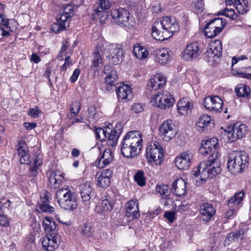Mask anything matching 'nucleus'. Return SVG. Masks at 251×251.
<instances>
[{
  "label": "nucleus",
  "instance_id": "obj_39",
  "mask_svg": "<svg viewBox=\"0 0 251 251\" xmlns=\"http://www.w3.org/2000/svg\"><path fill=\"white\" fill-rule=\"evenodd\" d=\"M133 53L139 59H145L149 54L147 48L139 44H136L134 46Z\"/></svg>",
  "mask_w": 251,
  "mask_h": 251
},
{
  "label": "nucleus",
  "instance_id": "obj_62",
  "mask_svg": "<svg viewBox=\"0 0 251 251\" xmlns=\"http://www.w3.org/2000/svg\"><path fill=\"white\" fill-rule=\"evenodd\" d=\"M80 74V70L79 69H75L70 78V80L72 83H74L76 81L78 77Z\"/></svg>",
  "mask_w": 251,
  "mask_h": 251
},
{
  "label": "nucleus",
  "instance_id": "obj_50",
  "mask_svg": "<svg viewBox=\"0 0 251 251\" xmlns=\"http://www.w3.org/2000/svg\"><path fill=\"white\" fill-rule=\"evenodd\" d=\"M219 14L224 15L228 17L232 20H235L238 17L237 14L233 9H229L228 8H226L225 9L220 11L219 12Z\"/></svg>",
  "mask_w": 251,
  "mask_h": 251
},
{
  "label": "nucleus",
  "instance_id": "obj_26",
  "mask_svg": "<svg viewBox=\"0 0 251 251\" xmlns=\"http://www.w3.org/2000/svg\"><path fill=\"white\" fill-rule=\"evenodd\" d=\"M91 182L90 181H86L81 184L79 186V190L81 197L83 202H86V204L90 203V200L92 197V188Z\"/></svg>",
  "mask_w": 251,
  "mask_h": 251
},
{
  "label": "nucleus",
  "instance_id": "obj_58",
  "mask_svg": "<svg viewBox=\"0 0 251 251\" xmlns=\"http://www.w3.org/2000/svg\"><path fill=\"white\" fill-rule=\"evenodd\" d=\"M132 111L136 113H139L142 112L144 110L143 107L140 103H134L131 107Z\"/></svg>",
  "mask_w": 251,
  "mask_h": 251
},
{
  "label": "nucleus",
  "instance_id": "obj_60",
  "mask_svg": "<svg viewBox=\"0 0 251 251\" xmlns=\"http://www.w3.org/2000/svg\"><path fill=\"white\" fill-rule=\"evenodd\" d=\"M228 208H229V209L226 212L225 214V217L226 218H233L238 209L234 208L233 207Z\"/></svg>",
  "mask_w": 251,
  "mask_h": 251
},
{
  "label": "nucleus",
  "instance_id": "obj_57",
  "mask_svg": "<svg viewBox=\"0 0 251 251\" xmlns=\"http://www.w3.org/2000/svg\"><path fill=\"white\" fill-rule=\"evenodd\" d=\"M204 1L203 0H198L195 3V10L197 13H201L204 9Z\"/></svg>",
  "mask_w": 251,
  "mask_h": 251
},
{
  "label": "nucleus",
  "instance_id": "obj_43",
  "mask_svg": "<svg viewBox=\"0 0 251 251\" xmlns=\"http://www.w3.org/2000/svg\"><path fill=\"white\" fill-rule=\"evenodd\" d=\"M235 92L238 97H248L250 94V88L247 85L240 84L235 88Z\"/></svg>",
  "mask_w": 251,
  "mask_h": 251
},
{
  "label": "nucleus",
  "instance_id": "obj_55",
  "mask_svg": "<svg viewBox=\"0 0 251 251\" xmlns=\"http://www.w3.org/2000/svg\"><path fill=\"white\" fill-rule=\"evenodd\" d=\"M9 225V219L4 214V213L0 212V225L4 227H8Z\"/></svg>",
  "mask_w": 251,
  "mask_h": 251
},
{
  "label": "nucleus",
  "instance_id": "obj_6",
  "mask_svg": "<svg viewBox=\"0 0 251 251\" xmlns=\"http://www.w3.org/2000/svg\"><path fill=\"white\" fill-rule=\"evenodd\" d=\"M74 15V8L73 6L68 4L63 7V12L60 17L57 19L56 22L54 23L51 27V30L55 33H58L60 31L65 30L69 26L72 17Z\"/></svg>",
  "mask_w": 251,
  "mask_h": 251
},
{
  "label": "nucleus",
  "instance_id": "obj_59",
  "mask_svg": "<svg viewBox=\"0 0 251 251\" xmlns=\"http://www.w3.org/2000/svg\"><path fill=\"white\" fill-rule=\"evenodd\" d=\"M237 72L239 77L251 79V74H250V72H248L247 70L246 71L238 70Z\"/></svg>",
  "mask_w": 251,
  "mask_h": 251
},
{
  "label": "nucleus",
  "instance_id": "obj_4",
  "mask_svg": "<svg viewBox=\"0 0 251 251\" xmlns=\"http://www.w3.org/2000/svg\"><path fill=\"white\" fill-rule=\"evenodd\" d=\"M249 157L244 151H234L228 157L227 168L232 174L242 173L248 168Z\"/></svg>",
  "mask_w": 251,
  "mask_h": 251
},
{
  "label": "nucleus",
  "instance_id": "obj_36",
  "mask_svg": "<svg viewBox=\"0 0 251 251\" xmlns=\"http://www.w3.org/2000/svg\"><path fill=\"white\" fill-rule=\"evenodd\" d=\"M207 55L213 54V56L219 57L222 53V45L220 40H215L210 44V48L207 51Z\"/></svg>",
  "mask_w": 251,
  "mask_h": 251
},
{
  "label": "nucleus",
  "instance_id": "obj_1",
  "mask_svg": "<svg viewBox=\"0 0 251 251\" xmlns=\"http://www.w3.org/2000/svg\"><path fill=\"white\" fill-rule=\"evenodd\" d=\"M219 145L216 138L205 139L202 141L199 149L200 153L203 155H207L211 152L208 157V161L201 162L194 175L196 177L200 176V179L203 180L206 177H212L220 173L221 171L220 155L218 152Z\"/></svg>",
  "mask_w": 251,
  "mask_h": 251
},
{
  "label": "nucleus",
  "instance_id": "obj_16",
  "mask_svg": "<svg viewBox=\"0 0 251 251\" xmlns=\"http://www.w3.org/2000/svg\"><path fill=\"white\" fill-rule=\"evenodd\" d=\"M193 153L190 151L182 152L176 157L175 164L179 170H187L191 164V160L193 158Z\"/></svg>",
  "mask_w": 251,
  "mask_h": 251
},
{
  "label": "nucleus",
  "instance_id": "obj_53",
  "mask_svg": "<svg viewBox=\"0 0 251 251\" xmlns=\"http://www.w3.org/2000/svg\"><path fill=\"white\" fill-rule=\"evenodd\" d=\"M41 111L38 106H35L34 108L29 109L27 114L29 116L33 118H36L39 116Z\"/></svg>",
  "mask_w": 251,
  "mask_h": 251
},
{
  "label": "nucleus",
  "instance_id": "obj_32",
  "mask_svg": "<svg viewBox=\"0 0 251 251\" xmlns=\"http://www.w3.org/2000/svg\"><path fill=\"white\" fill-rule=\"evenodd\" d=\"M49 179L50 187L52 189H56L62 183L63 176L60 171L55 170L50 173Z\"/></svg>",
  "mask_w": 251,
  "mask_h": 251
},
{
  "label": "nucleus",
  "instance_id": "obj_15",
  "mask_svg": "<svg viewBox=\"0 0 251 251\" xmlns=\"http://www.w3.org/2000/svg\"><path fill=\"white\" fill-rule=\"evenodd\" d=\"M59 235L51 234L46 235L42 238V249L44 251H53L58 248V242H60Z\"/></svg>",
  "mask_w": 251,
  "mask_h": 251
},
{
  "label": "nucleus",
  "instance_id": "obj_8",
  "mask_svg": "<svg viewBox=\"0 0 251 251\" xmlns=\"http://www.w3.org/2000/svg\"><path fill=\"white\" fill-rule=\"evenodd\" d=\"M112 23L121 26L129 27L133 25V20L129 12L126 9L119 8L110 11Z\"/></svg>",
  "mask_w": 251,
  "mask_h": 251
},
{
  "label": "nucleus",
  "instance_id": "obj_64",
  "mask_svg": "<svg viewBox=\"0 0 251 251\" xmlns=\"http://www.w3.org/2000/svg\"><path fill=\"white\" fill-rule=\"evenodd\" d=\"M88 114L90 118L97 120V118L95 117L96 115V108L94 107H91L89 108Z\"/></svg>",
  "mask_w": 251,
  "mask_h": 251
},
{
  "label": "nucleus",
  "instance_id": "obj_20",
  "mask_svg": "<svg viewBox=\"0 0 251 251\" xmlns=\"http://www.w3.org/2000/svg\"><path fill=\"white\" fill-rule=\"evenodd\" d=\"M126 216L133 220L138 219L140 213L139 210V202L137 200H131L129 201L126 205Z\"/></svg>",
  "mask_w": 251,
  "mask_h": 251
},
{
  "label": "nucleus",
  "instance_id": "obj_2",
  "mask_svg": "<svg viewBox=\"0 0 251 251\" xmlns=\"http://www.w3.org/2000/svg\"><path fill=\"white\" fill-rule=\"evenodd\" d=\"M151 30L152 36L154 39L164 41L170 37V33L178 31L179 25L175 18L165 17L161 21L155 22Z\"/></svg>",
  "mask_w": 251,
  "mask_h": 251
},
{
  "label": "nucleus",
  "instance_id": "obj_45",
  "mask_svg": "<svg viewBox=\"0 0 251 251\" xmlns=\"http://www.w3.org/2000/svg\"><path fill=\"white\" fill-rule=\"evenodd\" d=\"M42 164V158L39 155H37L34 159L33 166L29 169L30 175L33 176H36L38 174V167Z\"/></svg>",
  "mask_w": 251,
  "mask_h": 251
},
{
  "label": "nucleus",
  "instance_id": "obj_40",
  "mask_svg": "<svg viewBox=\"0 0 251 251\" xmlns=\"http://www.w3.org/2000/svg\"><path fill=\"white\" fill-rule=\"evenodd\" d=\"M103 54L102 47L98 45L96 47L95 51L93 53L94 59L92 60V67L97 68L102 63V55Z\"/></svg>",
  "mask_w": 251,
  "mask_h": 251
},
{
  "label": "nucleus",
  "instance_id": "obj_9",
  "mask_svg": "<svg viewBox=\"0 0 251 251\" xmlns=\"http://www.w3.org/2000/svg\"><path fill=\"white\" fill-rule=\"evenodd\" d=\"M175 101L174 98L169 92L162 90L158 91L151 100L152 105L163 109L172 107Z\"/></svg>",
  "mask_w": 251,
  "mask_h": 251
},
{
  "label": "nucleus",
  "instance_id": "obj_29",
  "mask_svg": "<svg viewBox=\"0 0 251 251\" xmlns=\"http://www.w3.org/2000/svg\"><path fill=\"white\" fill-rule=\"evenodd\" d=\"M245 193L243 191H241L234 194V196L228 201V207L239 209L242 206L243 198Z\"/></svg>",
  "mask_w": 251,
  "mask_h": 251
},
{
  "label": "nucleus",
  "instance_id": "obj_56",
  "mask_svg": "<svg viewBox=\"0 0 251 251\" xmlns=\"http://www.w3.org/2000/svg\"><path fill=\"white\" fill-rule=\"evenodd\" d=\"M73 65L72 61L70 56H67L65 58L64 64L61 67L62 71H65L68 68Z\"/></svg>",
  "mask_w": 251,
  "mask_h": 251
},
{
  "label": "nucleus",
  "instance_id": "obj_10",
  "mask_svg": "<svg viewBox=\"0 0 251 251\" xmlns=\"http://www.w3.org/2000/svg\"><path fill=\"white\" fill-rule=\"evenodd\" d=\"M225 132L229 141L233 142L243 138L246 135L247 126L245 124L236 123L232 126H228Z\"/></svg>",
  "mask_w": 251,
  "mask_h": 251
},
{
  "label": "nucleus",
  "instance_id": "obj_37",
  "mask_svg": "<svg viewBox=\"0 0 251 251\" xmlns=\"http://www.w3.org/2000/svg\"><path fill=\"white\" fill-rule=\"evenodd\" d=\"M114 203L107 199L103 200L100 205L96 206V209L98 213L104 214L111 211L113 208Z\"/></svg>",
  "mask_w": 251,
  "mask_h": 251
},
{
  "label": "nucleus",
  "instance_id": "obj_54",
  "mask_svg": "<svg viewBox=\"0 0 251 251\" xmlns=\"http://www.w3.org/2000/svg\"><path fill=\"white\" fill-rule=\"evenodd\" d=\"M69 43L67 40L63 41L62 43V47L57 56V57H63L66 56V51L69 47Z\"/></svg>",
  "mask_w": 251,
  "mask_h": 251
},
{
  "label": "nucleus",
  "instance_id": "obj_35",
  "mask_svg": "<svg viewBox=\"0 0 251 251\" xmlns=\"http://www.w3.org/2000/svg\"><path fill=\"white\" fill-rule=\"evenodd\" d=\"M50 199V194L48 192H45L41 195V203L39 207L43 212L51 213L53 211L54 208L49 203Z\"/></svg>",
  "mask_w": 251,
  "mask_h": 251
},
{
  "label": "nucleus",
  "instance_id": "obj_41",
  "mask_svg": "<svg viewBox=\"0 0 251 251\" xmlns=\"http://www.w3.org/2000/svg\"><path fill=\"white\" fill-rule=\"evenodd\" d=\"M235 7L239 14H246L250 9L248 0H236Z\"/></svg>",
  "mask_w": 251,
  "mask_h": 251
},
{
  "label": "nucleus",
  "instance_id": "obj_42",
  "mask_svg": "<svg viewBox=\"0 0 251 251\" xmlns=\"http://www.w3.org/2000/svg\"><path fill=\"white\" fill-rule=\"evenodd\" d=\"M211 118L207 115H203L201 116L196 124L197 130L202 132L204 130L205 127L210 123Z\"/></svg>",
  "mask_w": 251,
  "mask_h": 251
},
{
  "label": "nucleus",
  "instance_id": "obj_44",
  "mask_svg": "<svg viewBox=\"0 0 251 251\" xmlns=\"http://www.w3.org/2000/svg\"><path fill=\"white\" fill-rule=\"evenodd\" d=\"M80 233L85 237L89 238L92 236L93 230L90 223L83 224L80 226Z\"/></svg>",
  "mask_w": 251,
  "mask_h": 251
},
{
  "label": "nucleus",
  "instance_id": "obj_48",
  "mask_svg": "<svg viewBox=\"0 0 251 251\" xmlns=\"http://www.w3.org/2000/svg\"><path fill=\"white\" fill-rule=\"evenodd\" d=\"M135 182L140 186L146 185V178L144 173L142 171H138L134 176Z\"/></svg>",
  "mask_w": 251,
  "mask_h": 251
},
{
  "label": "nucleus",
  "instance_id": "obj_49",
  "mask_svg": "<svg viewBox=\"0 0 251 251\" xmlns=\"http://www.w3.org/2000/svg\"><path fill=\"white\" fill-rule=\"evenodd\" d=\"M156 191L164 197L169 196L170 193L168 185L164 184L157 185L156 187Z\"/></svg>",
  "mask_w": 251,
  "mask_h": 251
},
{
  "label": "nucleus",
  "instance_id": "obj_21",
  "mask_svg": "<svg viewBox=\"0 0 251 251\" xmlns=\"http://www.w3.org/2000/svg\"><path fill=\"white\" fill-rule=\"evenodd\" d=\"M166 77L162 74H158L151 77L148 84V89L150 91L162 90L161 89L165 85Z\"/></svg>",
  "mask_w": 251,
  "mask_h": 251
},
{
  "label": "nucleus",
  "instance_id": "obj_46",
  "mask_svg": "<svg viewBox=\"0 0 251 251\" xmlns=\"http://www.w3.org/2000/svg\"><path fill=\"white\" fill-rule=\"evenodd\" d=\"M205 35L207 38H213L217 36L219 32H217L215 27L209 22L204 28Z\"/></svg>",
  "mask_w": 251,
  "mask_h": 251
},
{
  "label": "nucleus",
  "instance_id": "obj_23",
  "mask_svg": "<svg viewBox=\"0 0 251 251\" xmlns=\"http://www.w3.org/2000/svg\"><path fill=\"white\" fill-rule=\"evenodd\" d=\"M114 159L113 152L109 149H105L100 157L96 161V165L98 168L102 169L111 163Z\"/></svg>",
  "mask_w": 251,
  "mask_h": 251
},
{
  "label": "nucleus",
  "instance_id": "obj_31",
  "mask_svg": "<svg viewBox=\"0 0 251 251\" xmlns=\"http://www.w3.org/2000/svg\"><path fill=\"white\" fill-rule=\"evenodd\" d=\"M178 112L183 115L188 114L193 107V102L188 98H182L177 103Z\"/></svg>",
  "mask_w": 251,
  "mask_h": 251
},
{
  "label": "nucleus",
  "instance_id": "obj_24",
  "mask_svg": "<svg viewBox=\"0 0 251 251\" xmlns=\"http://www.w3.org/2000/svg\"><path fill=\"white\" fill-rule=\"evenodd\" d=\"M112 172L109 169L102 170L100 174H97V185L103 188H106L110 184V177Z\"/></svg>",
  "mask_w": 251,
  "mask_h": 251
},
{
  "label": "nucleus",
  "instance_id": "obj_13",
  "mask_svg": "<svg viewBox=\"0 0 251 251\" xmlns=\"http://www.w3.org/2000/svg\"><path fill=\"white\" fill-rule=\"evenodd\" d=\"M205 108L213 112H220L223 107V101L218 96H208L203 101Z\"/></svg>",
  "mask_w": 251,
  "mask_h": 251
},
{
  "label": "nucleus",
  "instance_id": "obj_3",
  "mask_svg": "<svg viewBox=\"0 0 251 251\" xmlns=\"http://www.w3.org/2000/svg\"><path fill=\"white\" fill-rule=\"evenodd\" d=\"M143 135L139 131H131L125 135L121 144L122 154L126 157H133L142 150Z\"/></svg>",
  "mask_w": 251,
  "mask_h": 251
},
{
  "label": "nucleus",
  "instance_id": "obj_52",
  "mask_svg": "<svg viewBox=\"0 0 251 251\" xmlns=\"http://www.w3.org/2000/svg\"><path fill=\"white\" fill-rule=\"evenodd\" d=\"M80 108V104L78 102L73 103L72 107L70 108V114L68 115L70 119L74 118L78 113Z\"/></svg>",
  "mask_w": 251,
  "mask_h": 251
},
{
  "label": "nucleus",
  "instance_id": "obj_27",
  "mask_svg": "<svg viewBox=\"0 0 251 251\" xmlns=\"http://www.w3.org/2000/svg\"><path fill=\"white\" fill-rule=\"evenodd\" d=\"M117 88L116 93L118 99L129 100L132 99L133 94L130 86L121 84Z\"/></svg>",
  "mask_w": 251,
  "mask_h": 251
},
{
  "label": "nucleus",
  "instance_id": "obj_30",
  "mask_svg": "<svg viewBox=\"0 0 251 251\" xmlns=\"http://www.w3.org/2000/svg\"><path fill=\"white\" fill-rule=\"evenodd\" d=\"M248 229L246 227L242 228L235 232H230L226 236V239L229 241H244L248 238Z\"/></svg>",
  "mask_w": 251,
  "mask_h": 251
},
{
  "label": "nucleus",
  "instance_id": "obj_25",
  "mask_svg": "<svg viewBox=\"0 0 251 251\" xmlns=\"http://www.w3.org/2000/svg\"><path fill=\"white\" fill-rule=\"evenodd\" d=\"M186 182L181 177L175 180L173 184V193L177 197L184 196L187 193Z\"/></svg>",
  "mask_w": 251,
  "mask_h": 251
},
{
  "label": "nucleus",
  "instance_id": "obj_63",
  "mask_svg": "<svg viewBox=\"0 0 251 251\" xmlns=\"http://www.w3.org/2000/svg\"><path fill=\"white\" fill-rule=\"evenodd\" d=\"M9 20L6 18V16L3 14H0V24L6 26V28H10L8 26Z\"/></svg>",
  "mask_w": 251,
  "mask_h": 251
},
{
  "label": "nucleus",
  "instance_id": "obj_22",
  "mask_svg": "<svg viewBox=\"0 0 251 251\" xmlns=\"http://www.w3.org/2000/svg\"><path fill=\"white\" fill-rule=\"evenodd\" d=\"M110 127H111V132L107 134V137L106 141L109 146H115L118 141V138L122 133L123 126L121 124H117L114 128L111 124Z\"/></svg>",
  "mask_w": 251,
  "mask_h": 251
},
{
  "label": "nucleus",
  "instance_id": "obj_18",
  "mask_svg": "<svg viewBox=\"0 0 251 251\" xmlns=\"http://www.w3.org/2000/svg\"><path fill=\"white\" fill-rule=\"evenodd\" d=\"M16 149L21 164L29 165L31 163L28 148L25 142L21 140L16 146Z\"/></svg>",
  "mask_w": 251,
  "mask_h": 251
},
{
  "label": "nucleus",
  "instance_id": "obj_61",
  "mask_svg": "<svg viewBox=\"0 0 251 251\" xmlns=\"http://www.w3.org/2000/svg\"><path fill=\"white\" fill-rule=\"evenodd\" d=\"M175 212H166L164 215L166 218L170 223H173L175 219Z\"/></svg>",
  "mask_w": 251,
  "mask_h": 251
},
{
  "label": "nucleus",
  "instance_id": "obj_19",
  "mask_svg": "<svg viewBox=\"0 0 251 251\" xmlns=\"http://www.w3.org/2000/svg\"><path fill=\"white\" fill-rule=\"evenodd\" d=\"M200 219L201 221L207 223L214 216L216 210L211 203H202L200 208Z\"/></svg>",
  "mask_w": 251,
  "mask_h": 251
},
{
  "label": "nucleus",
  "instance_id": "obj_11",
  "mask_svg": "<svg viewBox=\"0 0 251 251\" xmlns=\"http://www.w3.org/2000/svg\"><path fill=\"white\" fill-rule=\"evenodd\" d=\"M105 47L108 53L107 57L110 63L113 65H116L123 61V50L120 45L114 43L106 45Z\"/></svg>",
  "mask_w": 251,
  "mask_h": 251
},
{
  "label": "nucleus",
  "instance_id": "obj_51",
  "mask_svg": "<svg viewBox=\"0 0 251 251\" xmlns=\"http://www.w3.org/2000/svg\"><path fill=\"white\" fill-rule=\"evenodd\" d=\"M11 201L5 198H2L0 201V212L4 213L6 210L11 208Z\"/></svg>",
  "mask_w": 251,
  "mask_h": 251
},
{
  "label": "nucleus",
  "instance_id": "obj_12",
  "mask_svg": "<svg viewBox=\"0 0 251 251\" xmlns=\"http://www.w3.org/2000/svg\"><path fill=\"white\" fill-rule=\"evenodd\" d=\"M176 134L175 126L171 120H166L160 125L159 134L163 140L169 141L173 138Z\"/></svg>",
  "mask_w": 251,
  "mask_h": 251
},
{
  "label": "nucleus",
  "instance_id": "obj_7",
  "mask_svg": "<svg viewBox=\"0 0 251 251\" xmlns=\"http://www.w3.org/2000/svg\"><path fill=\"white\" fill-rule=\"evenodd\" d=\"M163 153L159 143L151 142L146 148V157L149 163H154L156 165H159L164 157Z\"/></svg>",
  "mask_w": 251,
  "mask_h": 251
},
{
  "label": "nucleus",
  "instance_id": "obj_28",
  "mask_svg": "<svg viewBox=\"0 0 251 251\" xmlns=\"http://www.w3.org/2000/svg\"><path fill=\"white\" fill-rule=\"evenodd\" d=\"M155 62L164 65L168 62L170 56L171 51L168 49H157L154 51Z\"/></svg>",
  "mask_w": 251,
  "mask_h": 251
},
{
  "label": "nucleus",
  "instance_id": "obj_14",
  "mask_svg": "<svg viewBox=\"0 0 251 251\" xmlns=\"http://www.w3.org/2000/svg\"><path fill=\"white\" fill-rule=\"evenodd\" d=\"M202 51L200 44L197 42L189 44L185 48L182 54L183 58L187 61H191L197 58Z\"/></svg>",
  "mask_w": 251,
  "mask_h": 251
},
{
  "label": "nucleus",
  "instance_id": "obj_33",
  "mask_svg": "<svg viewBox=\"0 0 251 251\" xmlns=\"http://www.w3.org/2000/svg\"><path fill=\"white\" fill-rule=\"evenodd\" d=\"M104 79L107 90L110 91L117 87L116 85L118 80V76L115 70H111V74L105 76Z\"/></svg>",
  "mask_w": 251,
  "mask_h": 251
},
{
  "label": "nucleus",
  "instance_id": "obj_5",
  "mask_svg": "<svg viewBox=\"0 0 251 251\" xmlns=\"http://www.w3.org/2000/svg\"><path fill=\"white\" fill-rule=\"evenodd\" d=\"M55 198L59 206L65 210L72 211L77 206V196L72 188L59 189Z\"/></svg>",
  "mask_w": 251,
  "mask_h": 251
},
{
  "label": "nucleus",
  "instance_id": "obj_17",
  "mask_svg": "<svg viewBox=\"0 0 251 251\" xmlns=\"http://www.w3.org/2000/svg\"><path fill=\"white\" fill-rule=\"evenodd\" d=\"M111 3L109 0H99L94 6V11L100 17L101 23H105L108 14L104 11L110 8Z\"/></svg>",
  "mask_w": 251,
  "mask_h": 251
},
{
  "label": "nucleus",
  "instance_id": "obj_34",
  "mask_svg": "<svg viewBox=\"0 0 251 251\" xmlns=\"http://www.w3.org/2000/svg\"><path fill=\"white\" fill-rule=\"evenodd\" d=\"M42 225L47 235L50 236L52 234L59 235L55 230L56 226L53 219L46 217L43 220Z\"/></svg>",
  "mask_w": 251,
  "mask_h": 251
},
{
  "label": "nucleus",
  "instance_id": "obj_38",
  "mask_svg": "<svg viewBox=\"0 0 251 251\" xmlns=\"http://www.w3.org/2000/svg\"><path fill=\"white\" fill-rule=\"evenodd\" d=\"M109 125L104 128H96L94 129V132L96 138L101 142L106 141L107 137V134L111 132V127Z\"/></svg>",
  "mask_w": 251,
  "mask_h": 251
},
{
  "label": "nucleus",
  "instance_id": "obj_47",
  "mask_svg": "<svg viewBox=\"0 0 251 251\" xmlns=\"http://www.w3.org/2000/svg\"><path fill=\"white\" fill-rule=\"evenodd\" d=\"M215 27L217 32L220 33L226 25L225 20L223 18H214L209 21Z\"/></svg>",
  "mask_w": 251,
  "mask_h": 251
}]
</instances>
